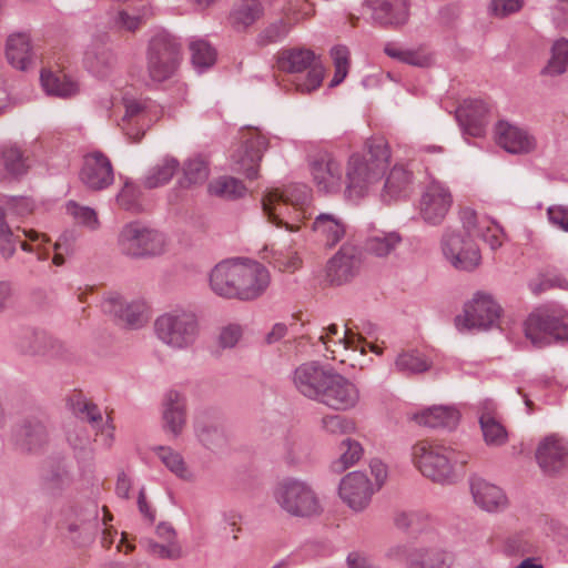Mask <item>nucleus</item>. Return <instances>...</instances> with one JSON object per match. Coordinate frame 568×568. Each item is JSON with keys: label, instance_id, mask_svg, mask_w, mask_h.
Listing matches in <instances>:
<instances>
[{"label": "nucleus", "instance_id": "f257e3e1", "mask_svg": "<svg viewBox=\"0 0 568 568\" xmlns=\"http://www.w3.org/2000/svg\"><path fill=\"white\" fill-rule=\"evenodd\" d=\"M390 150L387 141L371 138L362 153H353L345 168V196L358 201L367 196L384 176L389 164Z\"/></svg>", "mask_w": 568, "mask_h": 568}, {"label": "nucleus", "instance_id": "f03ea898", "mask_svg": "<svg viewBox=\"0 0 568 568\" xmlns=\"http://www.w3.org/2000/svg\"><path fill=\"white\" fill-rule=\"evenodd\" d=\"M312 192L305 184H292L284 190H271L262 200L263 211L267 215L268 221L276 226H285L291 232L298 231L300 226L290 223L283 219L292 207L295 216L293 221H302L307 219L308 205L311 203Z\"/></svg>", "mask_w": 568, "mask_h": 568}, {"label": "nucleus", "instance_id": "7ed1b4c3", "mask_svg": "<svg viewBox=\"0 0 568 568\" xmlns=\"http://www.w3.org/2000/svg\"><path fill=\"white\" fill-rule=\"evenodd\" d=\"M414 465L427 478L439 484H450L455 479L454 466L467 460L454 449L429 440H420L412 447Z\"/></svg>", "mask_w": 568, "mask_h": 568}, {"label": "nucleus", "instance_id": "20e7f679", "mask_svg": "<svg viewBox=\"0 0 568 568\" xmlns=\"http://www.w3.org/2000/svg\"><path fill=\"white\" fill-rule=\"evenodd\" d=\"M273 498L282 510L293 517L310 518L322 513V506L313 487L301 479L286 477L273 489Z\"/></svg>", "mask_w": 568, "mask_h": 568}, {"label": "nucleus", "instance_id": "39448f33", "mask_svg": "<svg viewBox=\"0 0 568 568\" xmlns=\"http://www.w3.org/2000/svg\"><path fill=\"white\" fill-rule=\"evenodd\" d=\"M116 244L122 255L139 260L163 254L166 247V239L158 230L134 221L122 226L118 234Z\"/></svg>", "mask_w": 568, "mask_h": 568}, {"label": "nucleus", "instance_id": "423d86ee", "mask_svg": "<svg viewBox=\"0 0 568 568\" xmlns=\"http://www.w3.org/2000/svg\"><path fill=\"white\" fill-rule=\"evenodd\" d=\"M156 337L173 349L191 347L199 335L196 315L190 311L173 310L160 315L154 322Z\"/></svg>", "mask_w": 568, "mask_h": 568}, {"label": "nucleus", "instance_id": "0eeeda50", "mask_svg": "<svg viewBox=\"0 0 568 568\" xmlns=\"http://www.w3.org/2000/svg\"><path fill=\"white\" fill-rule=\"evenodd\" d=\"M525 336L541 348L556 341H568V313L564 310L538 308L524 323Z\"/></svg>", "mask_w": 568, "mask_h": 568}, {"label": "nucleus", "instance_id": "6e6552de", "mask_svg": "<svg viewBox=\"0 0 568 568\" xmlns=\"http://www.w3.org/2000/svg\"><path fill=\"white\" fill-rule=\"evenodd\" d=\"M181 61V44L171 34H154L146 49V70L152 81L163 82L174 75Z\"/></svg>", "mask_w": 568, "mask_h": 568}, {"label": "nucleus", "instance_id": "1a4fd4ad", "mask_svg": "<svg viewBox=\"0 0 568 568\" xmlns=\"http://www.w3.org/2000/svg\"><path fill=\"white\" fill-rule=\"evenodd\" d=\"M278 68L290 73H302L307 70V75L302 81H296V90L310 93L318 89L324 79V68L315 53L308 49L293 48L281 52Z\"/></svg>", "mask_w": 568, "mask_h": 568}, {"label": "nucleus", "instance_id": "9d476101", "mask_svg": "<svg viewBox=\"0 0 568 568\" xmlns=\"http://www.w3.org/2000/svg\"><path fill=\"white\" fill-rule=\"evenodd\" d=\"M500 306L488 294L477 293L473 301L464 307V314L455 318L458 331L473 328L487 329L493 327L499 320Z\"/></svg>", "mask_w": 568, "mask_h": 568}, {"label": "nucleus", "instance_id": "9b49d317", "mask_svg": "<svg viewBox=\"0 0 568 568\" xmlns=\"http://www.w3.org/2000/svg\"><path fill=\"white\" fill-rule=\"evenodd\" d=\"M442 251L446 260L460 271H474L481 260L480 251L473 237L446 231L442 239Z\"/></svg>", "mask_w": 568, "mask_h": 568}, {"label": "nucleus", "instance_id": "f8f14e48", "mask_svg": "<svg viewBox=\"0 0 568 568\" xmlns=\"http://www.w3.org/2000/svg\"><path fill=\"white\" fill-rule=\"evenodd\" d=\"M242 139L243 145L232 155L234 170L254 180L257 178L258 163L268 146V141L256 129L247 130Z\"/></svg>", "mask_w": 568, "mask_h": 568}, {"label": "nucleus", "instance_id": "ddd939ff", "mask_svg": "<svg viewBox=\"0 0 568 568\" xmlns=\"http://www.w3.org/2000/svg\"><path fill=\"white\" fill-rule=\"evenodd\" d=\"M363 264V253L356 245L345 243L328 260L326 278L332 285L351 282L358 275Z\"/></svg>", "mask_w": 568, "mask_h": 568}, {"label": "nucleus", "instance_id": "4468645a", "mask_svg": "<svg viewBox=\"0 0 568 568\" xmlns=\"http://www.w3.org/2000/svg\"><path fill=\"white\" fill-rule=\"evenodd\" d=\"M358 399L355 384L332 369L317 402L334 410H346L355 407Z\"/></svg>", "mask_w": 568, "mask_h": 568}, {"label": "nucleus", "instance_id": "2eb2a0df", "mask_svg": "<svg viewBox=\"0 0 568 568\" xmlns=\"http://www.w3.org/2000/svg\"><path fill=\"white\" fill-rule=\"evenodd\" d=\"M453 204L449 189L442 182L432 181L422 194L419 213L422 219L432 225L440 224Z\"/></svg>", "mask_w": 568, "mask_h": 568}, {"label": "nucleus", "instance_id": "dca6fc26", "mask_svg": "<svg viewBox=\"0 0 568 568\" xmlns=\"http://www.w3.org/2000/svg\"><path fill=\"white\" fill-rule=\"evenodd\" d=\"M375 490L366 474L352 471L342 478L338 495L352 510L359 513L368 507Z\"/></svg>", "mask_w": 568, "mask_h": 568}, {"label": "nucleus", "instance_id": "f3484780", "mask_svg": "<svg viewBox=\"0 0 568 568\" xmlns=\"http://www.w3.org/2000/svg\"><path fill=\"white\" fill-rule=\"evenodd\" d=\"M79 175L81 182L93 191L104 190L114 182L112 163L101 151H92L83 156Z\"/></svg>", "mask_w": 568, "mask_h": 568}, {"label": "nucleus", "instance_id": "a211bd4d", "mask_svg": "<svg viewBox=\"0 0 568 568\" xmlns=\"http://www.w3.org/2000/svg\"><path fill=\"white\" fill-rule=\"evenodd\" d=\"M16 349L23 355L39 357H57L63 354V344L45 332L24 328L14 341Z\"/></svg>", "mask_w": 568, "mask_h": 568}, {"label": "nucleus", "instance_id": "6ab92c4d", "mask_svg": "<svg viewBox=\"0 0 568 568\" xmlns=\"http://www.w3.org/2000/svg\"><path fill=\"white\" fill-rule=\"evenodd\" d=\"M241 280L234 298L252 301L261 296L270 285L271 276L267 268L254 261H241Z\"/></svg>", "mask_w": 568, "mask_h": 568}, {"label": "nucleus", "instance_id": "aec40b11", "mask_svg": "<svg viewBox=\"0 0 568 568\" xmlns=\"http://www.w3.org/2000/svg\"><path fill=\"white\" fill-rule=\"evenodd\" d=\"M332 369L325 368L317 362L301 364L293 373V384L303 396L318 400Z\"/></svg>", "mask_w": 568, "mask_h": 568}, {"label": "nucleus", "instance_id": "412c9836", "mask_svg": "<svg viewBox=\"0 0 568 568\" xmlns=\"http://www.w3.org/2000/svg\"><path fill=\"white\" fill-rule=\"evenodd\" d=\"M102 310L130 328L142 327L146 322V305L143 301L126 302L119 294H110L103 300Z\"/></svg>", "mask_w": 568, "mask_h": 568}, {"label": "nucleus", "instance_id": "4be33fe9", "mask_svg": "<svg viewBox=\"0 0 568 568\" xmlns=\"http://www.w3.org/2000/svg\"><path fill=\"white\" fill-rule=\"evenodd\" d=\"M310 170L313 181L321 192L337 193L341 191L342 166L329 153L317 154L310 162Z\"/></svg>", "mask_w": 568, "mask_h": 568}, {"label": "nucleus", "instance_id": "5701e85b", "mask_svg": "<svg viewBox=\"0 0 568 568\" xmlns=\"http://www.w3.org/2000/svg\"><path fill=\"white\" fill-rule=\"evenodd\" d=\"M535 456L545 474L559 473L568 465V444L557 435H549L538 444Z\"/></svg>", "mask_w": 568, "mask_h": 568}, {"label": "nucleus", "instance_id": "b1692460", "mask_svg": "<svg viewBox=\"0 0 568 568\" xmlns=\"http://www.w3.org/2000/svg\"><path fill=\"white\" fill-rule=\"evenodd\" d=\"M186 418L185 396L174 389L166 392L162 400L163 429L173 437H178L186 425Z\"/></svg>", "mask_w": 568, "mask_h": 568}, {"label": "nucleus", "instance_id": "393cba45", "mask_svg": "<svg viewBox=\"0 0 568 568\" xmlns=\"http://www.w3.org/2000/svg\"><path fill=\"white\" fill-rule=\"evenodd\" d=\"M489 108L479 99L465 100L456 110V119L465 133L480 136L488 123Z\"/></svg>", "mask_w": 568, "mask_h": 568}, {"label": "nucleus", "instance_id": "a878e982", "mask_svg": "<svg viewBox=\"0 0 568 568\" xmlns=\"http://www.w3.org/2000/svg\"><path fill=\"white\" fill-rule=\"evenodd\" d=\"M373 20L383 27H399L409 17L408 0H366Z\"/></svg>", "mask_w": 568, "mask_h": 568}, {"label": "nucleus", "instance_id": "bb28decb", "mask_svg": "<svg viewBox=\"0 0 568 568\" xmlns=\"http://www.w3.org/2000/svg\"><path fill=\"white\" fill-rule=\"evenodd\" d=\"M241 261H223L215 265L210 274V285L213 292L226 298H234L241 280Z\"/></svg>", "mask_w": 568, "mask_h": 568}, {"label": "nucleus", "instance_id": "cd10ccee", "mask_svg": "<svg viewBox=\"0 0 568 568\" xmlns=\"http://www.w3.org/2000/svg\"><path fill=\"white\" fill-rule=\"evenodd\" d=\"M479 425L488 446L500 447L508 442L507 429L497 418L496 404L490 399L480 404Z\"/></svg>", "mask_w": 568, "mask_h": 568}, {"label": "nucleus", "instance_id": "c85d7f7f", "mask_svg": "<svg viewBox=\"0 0 568 568\" xmlns=\"http://www.w3.org/2000/svg\"><path fill=\"white\" fill-rule=\"evenodd\" d=\"M497 143L509 153H528L536 146L535 139L527 131L500 121L496 129Z\"/></svg>", "mask_w": 568, "mask_h": 568}, {"label": "nucleus", "instance_id": "c756f323", "mask_svg": "<svg viewBox=\"0 0 568 568\" xmlns=\"http://www.w3.org/2000/svg\"><path fill=\"white\" fill-rule=\"evenodd\" d=\"M6 58L17 70L27 71L30 69L34 61L30 34L27 32L10 34L6 41Z\"/></svg>", "mask_w": 568, "mask_h": 568}, {"label": "nucleus", "instance_id": "7c9ffc66", "mask_svg": "<svg viewBox=\"0 0 568 568\" xmlns=\"http://www.w3.org/2000/svg\"><path fill=\"white\" fill-rule=\"evenodd\" d=\"M470 489L476 505L486 511H501L508 505L505 493L483 478L471 479Z\"/></svg>", "mask_w": 568, "mask_h": 568}, {"label": "nucleus", "instance_id": "2f4dec72", "mask_svg": "<svg viewBox=\"0 0 568 568\" xmlns=\"http://www.w3.org/2000/svg\"><path fill=\"white\" fill-rule=\"evenodd\" d=\"M413 172L403 164H395L386 175L381 193L384 202L406 197L412 189Z\"/></svg>", "mask_w": 568, "mask_h": 568}, {"label": "nucleus", "instance_id": "473e14b6", "mask_svg": "<svg viewBox=\"0 0 568 568\" xmlns=\"http://www.w3.org/2000/svg\"><path fill=\"white\" fill-rule=\"evenodd\" d=\"M407 568H450L452 558L439 547H416L405 557Z\"/></svg>", "mask_w": 568, "mask_h": 568}, {"label": "nucleus", "instance_id": "72a5a7b5", "mask_svg": "<svg viewBox=\"0 0 568 568\" xmlns=\"http://www.w3.org/2000/svg\"><path fill=\"white\" fill-rule=\"evenodd\" d=\"M414 419L425 427L453 429L459 422V413L453 407L434 406L415 414Z\"/></svg>", "mask_w": 568, "mask_h": 568}, {"label": "nucleus", "instance_id": "f704fd0d", "mask_svg": "<svg viewBox=\"0 0 568 568\" xmlns=\"http://www.w3.org/2000/svg\"><path fill=\"white\" fill-rule=\"evenodd\" d=\"M312 230L327 246L338 243L346 232L344 222L332 213L318 214L312 224Z\"/></svg>", "mask_w": 568, "mask_h": 568}, {"label": "nucleus", "instance_id": "c9c22d12", "mask_svg": "<svg viewBox=\"0 0 568 568\" xmlns=\"http://www.w3.org/2000/svg\"><path fill=\"white\" fill-rule=\"evenodd\" d=\"M264 9L258 0H241L235 3L229 16L232 28L245 31L263 17Z\"/></svg>", "mask_w": 568, "mask_h": 568}, {"label": "nucleus", "instance_id": "e433bc0d", "mask_svg": "<svg viewBox=\"0 0 568 568\" xmlns=\"http://www.w3.org/2000/svg\"><path fill=\"white\" fill-rule=\"evenodd\" d=\"M84 65L94 77L106 78L116 65V57L109 48L93 45L85 52Z\"/></svg>", "mask_w": 568, "mask_h": 568}, {"label": "nucleus", "instance_id": "4c0bfd02", "mask_svg": "<svg viewBox=\"0 0 568 568\" xmlns=\"http://www.w3.org/2000/svg\"><path fill=\"white\" fill-rule=\"evenodd\" d=\"M16 442L22 449L36 452L48 442L47 428L38 419H27L18 428Z\"/></svg>", "mask_w": 568, "mask_h": 568}, {"label": "nucleus", "instance_id": "58836bf2", "mask_svg": "<svg viewBox=\"0 0 568 568\" xmlns=\"http://www.w3.org/2000/svg\"><path fill=\"white\" fill-rule=\"evenodd\" d=\"M124 115L122 116L121 128L128 139L134 143L140 142L144 136V131L140 128L136 132H133L131 128V121L142 120L146 122L148 111L146 105L142 101L134 98H123Z\"/></svg>", "mask_w": 568, "mask_h": 568}, {"label": "nucleus", "instance_id": "ea45409f", "mask_svg": "<svg viewBox=\"0 0 568 568\" xmlns=\"http://www.w3.org/2000/svg\"><path fill=\"white\" fill-rule=\"evenodd\" d=\"M10 217L8 210L0 205V254L4 260L14 255L18 243L23 251L32 252V247L28 243L20 242V235L14 233Z\"/></svg>", "mask_w": 568, "mask_h": 568}, {"label": "nucleus", "instance_id": "a19ab883", "mask_svg": "<svg viewBox=\"0 0 568 568\" xmlns=\"http://www.w3.org/2000/svg\"><path fill=\"white\" fill-rule=\"evenodd\" d=\"M40 80L44 91L50 95L70 98L79 92L78 82L62 72L43 70Z\"/></svg>", "mask_w": 568, "mask_h": 568}, {"label": "nucleus", "instance_id": "79ce46f5", "mask_svg": "<svg viewBox=\"0 0 568 568\" xmlns=\"http://www.w3.org/2000/svg\"><path fill=\"white\" fill-rule=\"evenodd\" d=\"M338 334V327L335 324L329 325L325 333H322L318 336V341L322 342L326 351L331 353V355H326L327 357L335 359L336 351L332 348V346H342L343 348H353L358 349L362 345L363 338L355 334L351 328L346 327L344 335L338 339H333L332 336H336Z\"/></svg>", "mask_w": 568, "mask_h": 568}, {"label": "nucleus", "instance_id": "37998d69", "mask_svg": "<svg viewBox=\"0 0 568 568\" xmlns=\"http://www.w3.org/2000/svg\"><path fill=\"white\" fill-rule=\"evenodd\" d=\"M402 242L397 232L375 231L365 241L367 253L377 257H385L392 254Z\"/></svg>", "mask_w": 568, "mask_h": 568}, {"label": "nucleus", "instance_id": "c03bdc74", "mask_svg": "<svg viewBox=\"0 0 568 568\" xmlns=\"http://www.w3.org/2000/svg\"><path fill=\"white\" fill-rule=\"evenodd\" d=\"M384 52L392 59L407 63L413 67L428 68L434 63L433 54L423 48L403 49L394 44H387Z\"/></svg>", "mask_w": 568, "mask_h": 568}, {"label": "nucleus", "instance_id": "a18cd8bd", "mask_svg": "<svg viewBox=\"0 0 568 568\" xmlns=\"http://www.w3.org/2000/svg\"><path fill=\"white\" fill-rule=\"evenodd\" d=\"M179 166L180 163L176 159L170 156L164 158L149 171L144 178V186L155 189L169 183Z\"/></svg>", "mask_w": 568, "mask_h": 568}, {"label": "nucleus", "instance_id": "49530a36", "mask_svg": "<svg viewBox=\"0 0 568 568\" xmlns=\"http://www.w3.org/2000/svg\"><path fill=\"white\" fill-rule=\"evenodd\" d=\"M209 193L225 200H235L242 197L245 192V185L232 176H221L210 182Z\"/></svg>", "mask_w": 568, "mask_h": 568}, {"label": "nucleus", "instance_id": "de8ad7c7", "mask_svg": "<svg viewBox=\"0 0 568 568\" xmlns=\"http://www.w3.org/2000/svg\"><path fill=\"white\" fill-rule=\"evenodd\" d=\"M0 160L7 173L12 176L24 174L29 168L28 159L17 145H3L0 149Z\"/></svg>", "mask_w": 568, "mask_h": 568}, {"label": "nucleus", "instance_id": "09e8293b", "mask_svg": "<svg viewBox=\"0 0 568 568\" xmlns=\"http://www.w3.org/2000/svg\"><path fill=\"white\" fill-rule=\"evenodd\" d=\"M538 546L527 531H519L508 536L504 541V551L507 555L526 556L534 555Z\"/></svg>", "mask_w": 568, "mask_h": 568}, {"label": "nucleus", "instance_id": "8fccbe9b", "mask_svg": "<svg viewBox=\"0 0 568 568\" xmlns=\"http://www.w3.org/2000/svg\"><path fill=\"white\" fill-rule=\"evenodd\" d=\"M568 68V41L566 39L557 40L551 48V57L541 73L556 77L566 72Z\"/></svg>", "mask_w": 568, "mask_h": 568}, {"label": "nucleus", "instance_id": "3c124183", "mask_svg": "<svg viewBox=\"0 0 568 568\" xmlns=\"http://www.w3.org/2000/svg\"><path fill=\"white\" fill-rule=\"evenodd\" d=\"M99 526L98 507L92 505L75 521L68 525L70 534L79 532L83 540H90L97 532Z\"/></svg>", "mask_w": 568, "mask_h": 568}, {"label": "nucleus", "instance_id": "603ef678", "mask_svg": "<svg viewBox=\"0 0 568 568\" xmlns=\"http://www.w3.org/2000/svg\"><path fill=\"white\" fill-rule=\"evenodd\" d=\"M209 178L207 163L201 158L190 159L184 163L183 178L180 184L183 187L204 183Z\"/></svg>", "mask_w": 568, "mask_h": 568}, {"label": "nucleus", "instance_id": "864d4df0", "mask_svg": "<svg viewBox=\"0 0 568 568\" xmlns=\"http://www.w3.org/2000/svg\"><path fill=\"white\" fill-rule=\"evenodd\" d=\"M395 365L399 372L405 374L423 373L429 368L427 359L416 351L399 354Z\"/></svg>", "mask_w": 568, "mask_h": 568}, {"label": "nucleus", "instance_id": "5fc2aeb1", "mask_svg": "<svg viewBox=\"0 0 568 568\" xmlns=\"http://www.w3.org/2000/svg\"><path fill=\"white\" fill-rule=\"evenodd\" d=\"M193 65L200 71L210 68L215 62V50L205 41L197 40L190 44Z\"/></svg>", "mask_w": 568, "mask_h": 568}, {"label": "nucleus", "instance_id": "6e6d98bb", "mask_svg": "<svg viewBox=\"0 0 568 568\" xmlns=\"http://www.w3.org/2000/svg\"><path fill=\"white\" fill-rule=\"evenodd\" d=\"M341 449L343 450L338 460L334 463L336 471H343L346 468L353 466L358 462L363 455L362 445L351 438H346L341 443Z\"/></svg>", "mask_w": 568, "mask_h": 568}, {"label": "nucleus", "instance_id": "4d7b16f0", "mask_svg": "<svg viewBox=\"0 0 568 568\" xmlns=\"http://www.w3.org/2000/svg\"><path fill=\"white\" fill-rule=\"evenodd\" d=\"M72 410L73 413L81 419L87 420L93 425V427H99L102 423V414L99 407L81 396L72 399Z\"/></svg>", "mask_w": 568, "mask_h": 568}, {"label": "nucleus", "instance_id": "13d9d810", "mask_svg": "<svg viewBox=\"0 0 568 568\" xmlns=\"http://www.w3.org/2000/svg\"><path fill=\"white\" fill-rule=\"evenodd\" d=\"M143 20L139 14H130L125 10L110 13L109 26L115 31L135 32L142 26Z\"/></svg>", "mask_w": 568, "mask_h": 568}, {"label": "nucleus", "instance_id": "bf43d9fd", "mask_svg": "<svg viewBox=\"0 0 568 568\" xmlns=\"http://www.w3.org/2000/svg\"><path fill=\"white\" fill-rule=\"evenodd\" d=\"M331 55L335 65V74L331 80V87L341 84L348 73L349 51L345 45H335L331 50Z\"/></svg>", "mask_w": 568, "mask_h": 568}, {"label": "nucleus", "instance_id": "052dcab7", "mask_svg": "<svg viewBox=\"0 0 568 568\" xmlns=\"http://www.w3.org/2000/svg\"><path fill=\"white\" fill-rule=\"evenodd\" d=\"M195 433L199 440L209 449H214L224 443L222 430L201 420L195 422Z\"/></svg>", "mask_w": 568, "mask_h": 568}, {"label": "nucleus", "instance_id": "680f3d73", "mask_svg": "<svg viewBox=\"0 0 568 568\" xmlns=\"http://www.w3.org/2000/svg\"><path fill=\"white\" fill-rule=\"evenodd\" d=\"M478 237H481L491 250H497L503 245L504 231L489 219H484L480 222L479 230L477 232Z\"/></svg>", "mask_w": 568, "mask_h": 568}, {"label": "nucleus", "instance_id": "e2e57ef3", "mask_svg": "<svg viewBox=\"0 0 568 568\" xmlns=\"http://www.w3.org/2000/svg\"><path fill=\"white\" fill-rule=\"evenodd\" d=\"M67 210L78 223L89 227L90 230L98 229L99 220L97 212L89 206H81L78 203L70 201L67 205Z\"/></svg>", "mask_w": 568, "mask_h": 568}, {"label": "nucleus", "instance_id": "0e129e2a", "mask_svg": "<svg viewBox=\"0 0 568 568\" xmlns=\"http://www.w3.org/2000/svg\"><path fill=\"white\" fill-rule=\"evenodd\" d=\"M288 31L290 26L283 19H280L267 26L258 34L257 42L261 45L276 43L282 41L287 36Z\"/></svg>", "mask_w": 568, "mask_h": 568}, {"label": "nucleus", "instance_id": "69168bd1", "mask_svg": "<svg viewBox=\"0 0 568 568\" xmlns=\"http://www.w3.org/2000/svg\"><path fill=\"white\" fill-rule=\"evenodd\" d=\"M161 462L175 475L183 476L185 464L182 456L170 447L159 446L154 448Z\"/></svg>", "mask_w": 568, "mask_h": 568}, {"label": "nucleus", "instance_id": "338daca9", "mask_svg": "<svg viewBox=\"0 0 568 568\" xmlns=\"http://www.w3.org/2000/svg\"><path fill=\"white\" fill-rule=\"evenodd\" d=\"M322 428L334 435L352 433L355 429L353 420L341 415H327L322 418Z\"/></svg>", "mask_w": 568, "mask_h": 568}, {"label": "nucleus", "instance_id": "774afa93", "mask_svg": "<svg viewBox=\"0 0 568 568\" xmlns=\"http://www.w3.org/2000/svg\"><path fill=\"white\" fill-rule=\"evenodd\" d=\"M427 516L419 511H399L395 515L394 523L403 530H419L423 528Z\"/></svg>", "mask_w": 568, "mask_h": 568}]
</instances>
